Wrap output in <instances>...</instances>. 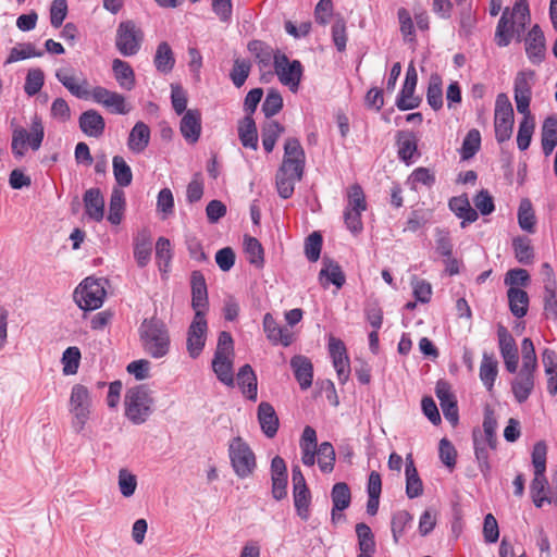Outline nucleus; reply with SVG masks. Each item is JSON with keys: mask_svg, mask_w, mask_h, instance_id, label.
<instances>
[{"mask_svg": "<svg viewBox=\"0 0 557 557\" xmlns=\"http://www.w3.org/2000/svg\"><path fill=\"white\" fill-rule=\"evenodd\" d=\"M305 151L296 138H287L284 145V157L276 173L278 195L288 199L292 197L295 184L302 178L305 169Z\"/></svg>", "mask_w": 557, "mask_h": 557, "instance_id": "1", "label": "nucleus"}, {"mask_svg": "<svg viewBox=\"0 0 557 557\" xmlns=\"http://www.w3.org/2000/svg\"><path fill=\"white\" fill-rule=\"evenodd\" d=\"M522 367L511 381V392L518 404L525 403L535 387L537 358L533 342L525 337L521 342Z\"/></svg>", "mask_w": 557, "mask_h": 557, "instance_id": "2", "label": "nucleus"}, {"mask_svg": "<svg viewBox=\"0 0 557 557\" xmlns=\"http://www.w3.org/2000/svg\"><path fill=\"white\" fill-rule=\"evenodd\" d=\"M139 339L143 350L153 359H162L170 352V333L161 321L145 320L139 327Z\"/></svg>", "mask_w": 557, "mask_h": 557, "instance_id": "3", "label": "nucleus"}, {"mask_svg": "<svg viewBox=\"0 0 557 557\" xmlns=\"http://www.w3.org/2000/svg\"><path fill=\"white\" fill-rule=\"evenodd\" d=\"M530 21L529 5L527 0H516L511 11L506 9L498 22L495 33V40L499 47L510 44L515 34L520 36Z\"/></svg>", "mask_w": 557, "mask_h": 557, "instance_id": "4", "label": "nucleus"}, {"mask_svg": "<svg viewBox=\"0 0 557 557\" xmlns=\"http://www.w3.org/2000/svg\"><path fill=\"white\" fill-rule=\"evenodd\" d=\"M71 426L76 434L85 431L92 413V396L89 388L83 384H74L69 398Z\"/></svg>", "mask_w": 557, "mask_h": 557, "instance_id": "5", "label": "nucleus"}, {"mask_svg": "<svg viewBox=\"0 0 557 557\" xmlns=\"http://www.w3.org/2000/svg\"><path fill=\"white\" fill-rule=\"evenodd\" d=\"M153 397L146 385L129 387L124 395L125 417L134 424L145 423L152 413Z\"/></svg>", "mask_w": 557, "mask_h": 557, "instance_id": "6", "label": "nucleus"}, {"mask_svg": "<svg viewBox=\"0 0 557 557\" xmlns=\"http://www.w3.org/2000/svg\"><path fill=\"white\" fill-rule=\"evenodd\" d=\"M234 343L228 332H221L212 360V370L218 380L226 386H234Z\"/></svg>", "mask_w": 557, "mask_h": 557, "instance_id": "7", "label": "nucleus"}, {"mask_svg": "<svg viewBox=\"0 0 557 557\" xmlns=\"http://www.w3.org/2000/svg\"><path fill=\"white\" fill-rule=\"evenodd\" d=\"M228 457L233 471L239 479H247L253 474L257 468L256 455L240 436L230 441Z\"/></svg>", "mask_w": 557, "mask_h": 557, "instance_id": "8", "label": "nucleus"}, {"mask_svg": "<svg viewBox=\"0 0 557 557\" xmlns=\"http://www.w3.org/2000/svg\"><path fill=\"white\" fill-rule=\"evenodd\" d=\"M45 129L40 117L35 116L32 121L30 131L23 127H16L12 134V152L15 157L22 158L27 149V145L33 150H38L44 140Z\"/></svg>", "mask_w": 557, "mask_h": 557, "instance_id": "9", "label": "nucleus"}, {"mask_svg": "<svg viewBox=\"0 0 557 557\" xmlns=\"http://www.w3.org/2000/svg\"><path fill=\"white\" fill-rule=\"evenodd\" d=\"M106 289L102 280L87 277L74 292V299L83 310H96L103 304Z\"/></svg>", "mask_w": 557, "mask_h": 557, "instance_id": "10", "label": "nucleus"}, {"mask_svg": "<svg viewBox=\"0 0 557 557\" xmlns=\"http://www.w3.org/2000/svg\"><path fill=\"white\" fill-rule=\"evenodd\" d=\"M515 117L512 104L505 94H499L495 102L494 127L498 143L509 140L512 135Z\"/></svg>", "mask_w": 557, "mask_h": 557, "instance_id": "11", "label": "nucleus"}, {"mask_svg": "<svg viewBox=\"0 0 557 557\" xmlns=\"http://www.w3.org/2000/svg\"><path fill=\"white\" fill-rule=\"evenodd\" d=\"M143 38V30L133 21L121 22L116 28V49L124 57L134 55L139 51Z\"/></svg>", "mask_w": 557, "mask_h": 557, "instance_id": "12", "label": "nucleus"}, {"mask_svg": "<svg viewBox=\"0 0 557 557\" xmlns=\"http://www.w3.org/2000/svg\"><path fill=\"white\" fill-rule=\"evenodd\" d=\"M274 69L280 82L293 92L298 90L302 65L298 60L290 61L285 54L277 53L274 57Z\"/></svg>", "mask_w": 557, "mask_h": 557, "instance_id": "13", "label": "nucleus"}, {"mask_svg": "<svg viewBox=\"0 0 557 557\" xmlns=\"http://www.w3.org/2000/svg\"><path fill=\"white\" fill-rule=\"evenodd\" d=\"M208 334V323L206 317L198 314L194 319L187 331L186 349L190 358L196 359L202 352Z\"/></svg>", "mask_w": 557, "mask_h": 557, "instance_id": "14", "label": "nucleus"}, {"mask_svg": "<svg viewBox=\"0 0 557 557\" xmlns=\"http://www.w3.org/2000/svg\"><path fill=\"white\" fill-rule=\"evenodd\" d=\"M293 494H294V505L297 511V515L302 520H308L310 516L309 507L311 502L310 491L307 487L306 480L299 469L298 466H294L293 470Z\"/></svg>", "mask_w": 557, "mask_h": 557, "instance_id": "15", "label": "nucleus"}, {"mask_svg": "<svg viewBox=\"0 0 557 557\" xmlns=\"http://www.w3.org/2000/svg\"><path fill=\"white\" fill-rule=\"evenodd\" d=\"M95 102L103 106L112 113L127 114L131 111V106L127 104L123 95L109 90L101 86H96L91 89L89 96Z\"/></svg>", "mask_w": 557, "mask_h": 557, "instance_id": "16", "label": "nucleus"}, {"mask_svg": "<svg viewBox=\"0 0 557 557\" xmlns=\"http://www.w3.org/2000/svg\"><path fill=\"white\" fill-rule=\"evenodd\" d=\"M418 82V73L412 63L409 64L406 78L397 98L396 106L401 111L414 109L420 103V98L414 96V89Z\"/></svg>", "mask_w": 557, "mask_h": 557, "instance_id": "17", "label": "nucleus"}, {"mask_svg": "<svg viewBox=\"0 0 557 557\" xmlns=\"http://www.w3.org/2000/svg\"><path fill=\"white\" fill-rule=\"evenodd\" d=\"M534 73L521 71L515 78V101L519 113H529Z\"/></svg>", "mask_w": 557, "mask_h": 557, "instance_id": "18", "label": "nucleus"}, {"mask_svg": "<svg viewBox=\"0 0 557 557\" xmlns=\"http://www.w3.org/2000/svg\"><path fill=\"white\" fill-rule=\"evenodd\" d=\"M57 79L76 98L88 99L90 96L89 84L86 78L77 79L74 69L61 67L55 72Z\"/></svg>", "mask_w": 557, "mask_h": 557, "instance_id": "19", "label": "nucleus"}, {"mask_svg": "<svg viewBox=\"0 0 557 557\" xmlns=\"http://www.w3.org/2000/svg\"><path fill=\"white\" fill-rule=\"evenodd\" d=\"M498 343L500 355L504 359L506 370L509 373H516L518 369V349L513 337L505 327L498 329Z\"/></svg>", "mask_w": 557, "mask_h": 557, "instance_id": "20", "label": "nucleus"}, {"mask_svg": "<svg viewBox=\"0 0 557 557\" xmlns=\"http://www.w3.org/2000/svg\"><path fill=\"white\" fill-rule=\"evenodd\" d=\"M191 306L195 314L206 317L208 310V293L203 275L200 272H194L191 275Z\"/></svg>", "mask_w": 557, "mask_h": 557, "instance_id": "21", "label": "nucleus"}, {"mask_svg": "<svg viewBox=\"0 0 557 557\" xmlns=\"http://www.w3.org/2000/svg\"><path fill=\"white\" fill-rule=\"evenodd\" d=\"M435 392L444 417L450 423L456 424L458 421V409L455 396L450 392L449 384L444 381L437 382Z\"/></svg>", "mask_w": 557, "mask_h": 557, "instance_id": "22", "label": "nucleus"}, {"mask_svg": "<svg viewBox=\"0 0 557 557\" xmlns=\"http://www.w3.org/2000/svg\"><path fill=\"white\" fill-rule=\"evenodd\" d=\"M263 331L267 338L274 345L281 344L287 347L293 343L292 332L280 326L271 313H265L263 317Z\"/></svg>", "mask_w": 557, "mask_h": 557, "instance_id": "23", "label": "nucleus"}, {"mask_svg": "<svg viewBox=\"0 0 557 557\" xmlns=\"http://www.w3.org/2000/svg\"><path fill=\"white\" fill-rule=\"evenodd\" d=\"M183 137L190 144L198 141L201 134V114L198 110H187L180 125Z\"/></svg>", "mask_w": 557, "mask_h": 557, "instance_id": "24", "label": "nucleus"}, {"mask_svg": "<svg viewBox=\"0 0 557 557\" xmlns=\"http://www.w3.org/2000/svg\"><path fill=\"white\" fill-rule=\"evenodd\" d=\"M151 132L149 126L139 121L131 129L127 138V147L133 153H141L150 143Z\"/></svg>", "mask_w": 557, "mask_h": 557, "instance_id": "25", "label": "nucleus"}, {"mask_svg": "<svg viewBox=\"0 0 557 557\" xmlns=\"http://www.w3.org/2000/svg\"><path fill=\"white\" fill-rule=\"evenodd\" d=\"M525 51L532 62H540L545 54V38L537 25L533 26L525 38Z\"/></svg>", "mask_w": 557, "mask_h": 557, "instance_id": "26", "label": "nucleus"}, {"mask_svg": "<svg viewBox=\"0 0 557 557\" xmlns=\"http://www.w3.org/2000/svg\"><path fill=\"white\" fill-rule=\"evenodd\" d=\"M530 488L533 503L537 508H541L544 505V503L557 504V498L555 499L553 497H549L548 495L549 488L547 479L545 476V471H534V478L532 480Z\"/></svg>", "mask_w": 557, "mask_h": 557, "instance_id": "27", "label": "nucleus"}, {"mask_svg": "<svg viewBox=\"0 0 557 557\" xmlns=\"http://www.w3.org/2000/svg\"><path fill=\"white\" fill-rule=\"evenodd\" d=\"M473 441H474V450H475V457L479 462V468L483 475H487L491 466L488 462V451L491 449H495L496 447V440H490L486 437H483L482 435H478L476 432L473 433Z\"/></svg>", "mask_w": 557, "mask_h": 557, "instance_id": "28", "label": "nucleus"}, {"mask_svg": "<svg viewBox=\"0 0 557 557\" xmlns=\"http://www.w3.org/2000/svg\"><path fill=\"white\" fill-rule=\"evenodd\" d=\"M258 420L262 432L268 437H273L278 429V418L274 408L269 403H261L258 407Z\"/></svg>", "mask_w": 557, "mask_h": 557, "instance_id": "29", "label": "nucleus"}, {"mask_svg": "<svg viewBox=\"0 0 557 557\" xmlns=\"http://www.w3.org/2000/svg\"><path fill=\"white\" fill-rule=\"evenodd\" d=\"M86 214L95 220L101 221L104 212V199L98 188H90L84 195Z\"/></svg>", "mask_w": 557, "mask_h": 557, "instance_id": "30", "label": "nucleus"}, {"mask_svg": "<svg viewBox=\"0 0 557 557\" xmlns=\"http://www.w3.org/2000/svg\"><path fill=\"white\" fill-rule=\"evenodd\" d=\"M81 129L90 137H99L104 131V120L95 110L84 112L79 117Z\"/></svg>", "mask_w": 557, "mask_h": 557, "instance_id": "31", "label": "nucleus"}, {"mask_svg": "<svg viewBox=\"0 0 557 557\" xmlns=\"http://www.w3.org/2000/svg\"><path fill=\"white\" fill-rule=\"evenodd\" d=\"M542 362L547 380V392L549 395L557 394V355L552 349H544L542 352Z\"/></svg>", "mask_w": 557, "mask_h": 557, "instance_id": "32", "label": "nucleus"}, {"mask_svg": "<svg viewBox=\"0 0 557 557\" xmlns=\"http://www.w3.org/2000/svg\"><path fill=\"white\" fill-rule=\"evenodd\" d=\"M290 366L295 376L302 389H307L312 384V363L304 356H295L290 360Z\"/></svg>", "mask_w": 557, "mask_h": 557, "instance_id": "33", "label": "nucleus"}, {"mask_svg": "<svg viewBox=\"0 0 557 557\" xmlns=\"http://www.w3.org/2000/svg\"><path fill=\"white\" fill-rule=\"evenodd\" d=\"M479 374L483 385L487 391H492L498 374V362L493 355L483 354Z\"/></svg>", "mask_w": 557, "mask_h": 557, "instance_id": "34", "label": "nucleus"}, {"mask_svg": "<svg viewBox=\"0 0 557 557\" xmlns=\"http://www.w3.org/2000/svg\"><path fill=\"white\" fill-rule=\"evenodd\" d=\"M319 280L323 286L332 283L337 287H342L345 283V275L336 262L324 258L323 268L320 271Z\"/></svg>", "mask_w": 557, "mask_h": 557, "instance_id": "35", "label": "nucleus"}, {"mask_svg": "<svg viewBox=\"0 0 557 557\" xmlns=\"http://www.w3.org/2000/svg\"><path fill=\"white\" fill-rule=\"evenodd\" d=\"M112 70L121 88L132 90L135 87V74L127 62L114 59L112 62Z\"/></svg>", "mask_w": 557, "mask_h": 557, "instance_id": "36", "label": "nucleus"}, {"mask_svg": "<svg viewBox=\"0 0 557 557\" xmlns=\"http://www.w3.org/2000/svg\"><path fill=\"white\" fill-rule=\"evenodd\" d=\"M240 143L246 148L256 150L258 148V133L256 123L250 115H246L238 125Z\"/></svg>", "mask_w": 557, "mask_h": 557, "instance_id": "37", "label": "nucleus"}, {"mask_svg": "<svg viewBox=\"0 0 557 557\" xmlns=\"http://www.w3.org/2000/svg\"><path fill=\"white\" fill-rule=\"evenodd\" d=\"M507 297L511 313L517 318L524 317L529 307V296L527 292L518 287H509Z\"/></svg>", "mask_w": 557, "mask_h": 557, "instance_id": "38", "label": "nucleus"}, {"mask_svg": "<svg viewBox=\"0 0 557 557\" xmlns=\"http://www.w3.org/2000/svg\"><path fill=\"white\" fill-rule=\"evenodd\" d=\"M151 256V237L147 231L140 232L134 240V257L139 267H146Z\"/></svg>", "mask_w": 557, "mask_h": 557, "instance_id": "39", "label": "nucleus"}, {"mask_svg": "<svg viewBox=\"0 0 557 557\" xmlns=\"http://www.w3.org/2000/svg\"><path fill=\"white\" fill-rule=\"evenodd\" d=\"M356 533L360 550L358 557H373L375 542L370 527L366 523H358L356 524Z\"/></svg>", "mask_w": 557, "mask_h": 557, "instance_id": "40", "label": "nucleus"}, {"mask_svg": "<svg viewBox=\"0 0 557 557\" xmlns=\"http://www.w3.org/2000/svg\"><path fill=\"white\" fill-rule=\"evenodd\" d=\"M237 383L247 398L256 400L258 389L257 377L249 364H245L239 369L237 373Z\"/></svg>", "mask_w": 557, "mask_h": 557, "instance_id": "41", "label": "nucleus"}, {"mask_svg": "<svg viewBox=\"0 0 557 557\" xmlns=\"http://www.w3.org/2000/svg\"><path fill=\"white\" fill-rule=\"evenodd\" d=\"M557 146V116H548L542 126V148L549 156Z\"/></svg>", "mask_w": 557, "mask_h": 557, "instance_id": "42", "label": "nucleus"}, {"mask_svg": "<svg viewBox=\"0 0 557 557\" xmlns=\"http://www.w3.org/2000/svg\"><path fill=\"white\" fill-rule=\"evenodd\" d=\"M449 208L456 215L462 219L461 226L465 227L466 222L471 223L476 221L478 213L474 209L471 208L470 202L467 197H454L449 200Z\"/></svg>", "mask_w": 557, "mask_h": 557, "instance_id": "43", "label": "nucleus"}, {"mask_svg": "<svg viewBox=\"0 0 557 557\" xmlns=\"http://www.w3.org/2000/svg\"><path fill=\"white\" fill-rule=\"evenodd\" d=\"M332 520L336 519V511H342L348 508L351 499L350 490L344 482L336 483L332 488Z\"/></svg>", "mask_w": 557, "mask_h": 557, "instance_id": "44", "label": "nucleus"}, {"mask_svg": "<svg viewBox=\"0 0 557 557\" xmlns=\"http://www.w3.org/2000/svg\"><path fill=\"white\" fill-rule=\"evenodd\" d=\"M398 156L405 162H410L417 152V138L410 132H399L397 134Z\"/></svg>", "mask_w": 557, "mask_h": 557, "instance_id": "45", "label": "nucleus"}, {"mask_svg": "<svg viewBox=\"0 0 557 557\" xmlns=\"http://www.w3.org/2000/svg\"><path fill=\"white\" fill-rule=\"evenodd\" d=\"M154 66L159 72L169 73L172 71L175 59L170 45L165 41L159 44L157 47L154 60Z\"/></svg>", "mask_w": 557, "mask_h": 557, "instance_id": "46", "label": "nucleus"}, {"mask_svg": "<svg viewBox=\"0 0 557 557\" xmlns=\"http://www.w3.org/2000/svg\"><path fill=\"white\" fill-rule=\"evenodd\" d=\"M422 482L418 475L414 463L410 457L406 462V494L409 498L418 497L422 494Z\"/></svg>", "mask_w": 557, "mask_h": 557, "instance_id": "47", "label": "nucleus"}, {"mask_svg": "<svg viewBox=\"0 0 557 557\" xmlns=\"http://www.w3.org/2000/svg\"><path fill=\"white\" fill-rule=\"evenodd\" d=\"M335 456V449L330 442H323L319 445L315 460L322 472L330 473L333 471Z\"/></svg>", "mask_w": 557, "mask_h": 557, "instance_id": "48", "label": "nucleus"}, {"mask_svg": "<svg viewBox=\"0 0 557 557\" xmlns=\"http://www.w3.org/2000/svg\"><path fill=\"white\" fill-rule=\"evenodd\" d=\"M244 250L249 263L261 268L264 262V252L259 240L251 236L244 237Z\"/></svg>", "mask_w": 557, "mask_h": 557, "instance_id": "49", "label": "nucleus"}, {"mask_svg": "<svg viewBox=\"0 0 557 557\" xmlns=\"http://www.w3.org/2000/svg\"><path fill=\"white\" fill-rule=\"evenodd\" d=\"M426 100L434 110H438L443 106V82L441 76L437 74H432L430 76Z\"/></svg>", "mask_w": 557, "mask_h": 557, "instance_id": "50", "label": "nucleus"}, {"mask_svg": "<svg viewBox=\"0 0 557 557\" xmlns=\"http://www.w3.org/2000/svg\"><path fill=\"white\" fill-rule=\"evenodd\" d=\"M524 116L519 124V131L517 135V145L520 150L529 148L532 135L534 132L535 123L532 115L529 113H522Z\"/></svg>", "mask_w": 557, "mask_h": 557, "instance_id": "51", "label": "nucleus"}, {"mask_svg": "<svg viewBox=\"0 0 557 557\" xmlns=\"http://www.w3.org/2000/svg\"><path fill=\"white\" fill-rule=\"evenodd\" d=\"M82 354L78 347H67L62 355V372L64 375H74L77 373L81 363Z\"/></svg>", "mask_w": 557, "mask_h": 557, "instance_id": "52", "label": "nucleus"}, {"mask_svg": "<svg viewBox=\"0 0 557 557\" xmlns=\"http://www.w3.org/2000/svg\"><path fill=\"white\" fill-rule=\"evenodd\" d=\"M125 207L124 193L121 189H113L110 198L108 220L112 224H120Z\"/></svg>", "mask_w": 557, "mask_h": 557, "instance_id": "53", "label": "nucleus"}, {"mask_svg": "<svg viewBox=\"0 0 557 557\" xmlns=\"http://www.w3.org/2000/svg\"><path fill=\"white\" fill-rule=\"evenodd\" d=\"M137 484V476L128 469L122 468L119 470L117 486L123 497H132L136 492Z\"/></svg>", "mask_w": 557, "mask_h": 557, "instance_id": "54", "label": "nucleus"}, {"mask_svg": "<svg viewBox=\"0 0 557 557\" xmlns=\"http://www.w3.org/2000/svg\"><path fill=\"white\" fill-rule=\"evenodd\" d=\"M284 127L276 121H269L262 127V145L267 152H271Z\"/></svg>", "mask_w": 557, "mask_h": 557, "instance_id": "55", "label": "nucleus"}, {"mask_svg": "<svg viewBox=\"0 0 557 557\" xmlns=\"http://www.w3.org/2000/svg\"><path fill=\"white\" fill-rule=\"evenodd\" d=\"M112 164L113 174L117 184L122 187L131 185L133 181V173L125 160L120 156H115L113 157Z\"/></svg>", "mask_w": 557, "mask_h": 557, "instance_id": "56", "label": "nucleus"}, {"mask_svg": "<svg viewBox=\"0 0 557 557\" xmlns=\"http://www.w3.org/2000/svg\"><path fill=\"white\" fill-rule=\"evenodd\" d=\"M42 52L37 51L33 44H20L10 50L9 57L5 61L7 64L22 61L25 59L41 57Z\"/></svg>", "mask_w": 557, "mask_h": 557, "instance_id": "57", "label": "nucleus"}, {"mask_svg": "<svg viewBox=\"0 0 557 557\" xmlns=\"http://www.w3.org/2000/svg\"><path fill=\"white\" fill-rule=\"evenodd\" d=\"M411 522L412 516L406 510H399L393 515L391 528L395 543H398L400 536L405 533Z\"/></svg>", "mask_w": 557, "mask_h": 557, "instance_id": "58", "label": "nucleus"}, {"mask_svg": "<svg viewBox=\"0 0 557 557\" xmlns=\"http://www.w3.org/2000/svg\"><path fill=\"white\" fill-rule=\"evenodd\" d=\"M519 226L529 233L534 232L535 216L532 205L529 199H523L520 202L518 210Z\"/></svg>", "mask_w": 557, "mask_h": 557, "instance_id": "59", "label": "nucleus"}, {"mask_svg": "<svg viewBox=\"0 0 557 557\" xmlns=\"http://www.w3.org/2000/svg\"><path fill=\"white\" fill-rule=\"evenodd\" d=\"M156 259L160 271L166 273L172 259L171 244L168 238L160 237L157 240Z\"/></svg>", "mask_w": 557, "mask_h": 557, "instance_id": "60", "label": "nucleus"}, {"mask_svg": "<svg viewBox=\"0 0 557 557\" xmlns=\"http://www.w3.org/2000/svg\"><path fill=\"white\" fill-rule=\"evenodd\" d=\"M515 256L520 263L529 264L532 262L534 253L531 242L527 237H518L512 243Z\"/></svg>", "mask_w": 557, "mask_h": 557, "instance_id": "61", "label": "nucleus"}, {"mask_svg": "<svg viewBox=\"0 0 557 557\" xmlns=\"http://www.w3.org/2000/svg\"><path fill=\"white\" fill-rule=\"evenodd\" d=\"M249 52L256 58L261 67L270 64L272 59L271 48L260 40H253L248 44Z\"/></svg>", "mask_w": 557, "mask_h": 557, "instance_id": "62", "label": "nucleus"}, {"mask_svg": "<svg viewBox=\"0 0 557 557\" xmlns=\"http://www.w3.org/2000/svg\"><path fill=\"white\" fill-rule=\"evenodd\" d=\"M250 62L245 59L237 58L234 60V65L231 71V79L236 87H240L245 84L250 73Z\"/></svg>", "mask_w": 557, "mask_h": 557, "instance_id": "63", "label": "nucleus"}, {"mask_svg": "<svg viewBox=\"0 0 557 557\" xmlns=\"http://www.w3.org/2000/svg\"><path fill=\"white\" fill-rule=\"evenodd\" d=\"M157 211L161 213L163 220L168 219L174 212V197L170 188H163L157 197Z\"/></svg>", "mask_w": 557, "mask_h": 557, "instance_id": "64", "label": "nucleus"}]
</instances>
